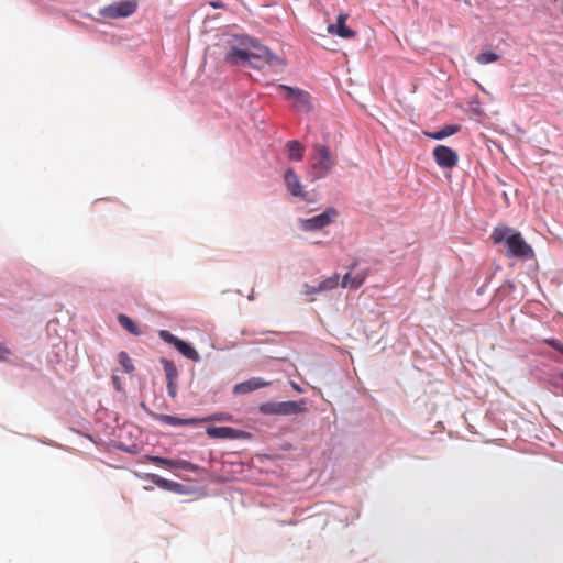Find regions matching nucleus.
I'll list each match as a JSON object with an SVG mask.
<instances>
[{"label": "nucleus", "instance_id": "nucleus-14", "mask_svg": "<svg viewBox=\"0 0 563 563\" xmlns=\"http://www.w3.org/2000/svg\"><path fill=\"white\" fill-rule=\"evenodd\" d=\"M207 434L214 439H239L244 432L231 427H210L207 429Z\"/></svg>", "mask_w": 563, "mask_h": 563}, {"label": "nucleus", "instance_id": "nucleus-4", "mask_svg": "<svg viewBox=\"0 0 563 563\" xmlns=\"http://www.w3.org/2000/svg\"><path fill=\"white\" fill-rule=\"evenodd\" d=\"M158 335L159 338L166 342V343H169V344H173L175 346V349L181 354L184 355L186 358L190 360V361H194V362H199L200 361V355L199 353L196 351L195 347H192L189 343L178 339L177 336H175L174 334H172L169 331L167 330H161L158 332Z\"/></svg>", "mask_w": 563, "mask_h": 563}, {"label": "nucleus", "instance_id": "nucleus-31", "mask_svg": "<svg viewBox=\"0 0 563 563\" xmlns=\"http://www.w3.org/2000/svg\"><path fill=\"white\" fill-rule=\"evenodd\" d=\"M209 4L214 9H221L224 8V3L221 1H211Z\"/></svg>", "mask_w": 563, "mask_h": 563}, {"label": "nucleus", "instance_id": "nucleus-8", "mask_svg": "<svg viewBox=\"0 0 563 563\" xmlns=\"http://www.w3.org/2000/svg\"><path fill=\"white\" fill-rule=\"evenodd\" d=\"M433 157L437 164L442 168H453L459 162L457 153L445 145H438L433 150Z\"/></svg>", "mask_w": 563, "mask_h": 563}, {"label": "nucleus", "instance_id": "nucleus-6", "mask_svg": "<svg viewBox=\"0 0 563 563\" xmlns=\"http://www.w3.org/2000/svg\"><path fill=\"white\" fill-rule=\"evenodd\" d=\"M279 89L286 91V98L292 102V107L297 111L309 112L311 110V101L308 92L285 85H280Z\"/></svg>", "mask_w": 563, "mask_h": 563}, {"label": "nucleus", "instance_id": "nucleus-32", "mask_svg": "<svg viewBox=\"0 0 563 563\" xmlns=\"http://www.w3.org/2000/svg\"><path fill=\"white\" fill-rule=\"evenodd\" d=\"M113 382H114V384L117 385V388L119 389L118 378H117V377H113Z\"/></svg>", "mask_w": 563, "mask_h": 563}, {"label": "nucleus", "instance_id": "nucleus-21", "mask_svg": "<svg viewBox=\"0 0 563 563\" xmlns=\"http://www.w3.org/2000/svg\"><path fill=\"white\" fill-rule=\"evenodd\" d=\"M161 363L163 365V368H164V372L166 375V380H177L178 379V371H177V367L175 366L174 362L166 360V358H162Z\"/></svg>", "mask_w": 563, "mask_h": 563}, {"label": "nucleus", "instance_id": "nucleus-10", "mask_svg": "<svg viewBox=\"0 0 563 563\" xmlns=\"http://www.w3.org/2000/svg\"><path fill=\"white\" fill-rule=\"evenodd\" d=\"M347 18L349 15L346 13H340L336 19V24H330L328 32L342 38H354L356 33L346 26Z\"/></svg>", "mask_w": 563, "mask_h": 563}, {"label": "nucleus", "instance_id": "nucleus-26", "mask_svg": "<svg viewBox=\"0 0 563 563\" xmlns=\"http://www.w3.org/2000/svg\"><path fill=\"white\" fill-rule=\"evenodd\" d=\"M167 393L170 398H175L177 395V380H167Z\"/></svg>", "mask_w": 563, "mask_h": 563}, {"label": "nucleus", "instance_id": "nucleus-16", "mask_svg": "<svg viewBox=\"0 0 563 563\" xmlns=\"http://www.w3.org/2000/svg\"><path fill=\"white\" fill-rule=\"evenodd\" d=\"M158 420L165 424L178 427V426H196L200 422L208 421L209 419H199V418L183 419V418H178V417H174V416H169V415H161L158 417Z\"/></svg>", "mask_w": 563, "mask_h": 563}, {"label": "nucleus", "instance_id": "nucleus-20", "mask_svg": "<svg viewBox=\"0 0 563 563\" xmlns=\"http://www.w3.org/2000/svg\"><path fill=\"white\" fill-rule=\"evenodd\" d=\"M118 321L126 331H129L133 335H141L142 332L140 331L139 327L133 322L131 318H129L125 314H119Z\"/></svg>", "mask_w": 563, "mask_h": 563}, {"label": "nucleus", "instance_id": "nucleus-28", "mask_svg": "<svg viewBox=\"0 0 563 563\" xmlns=\"http://www.w3.org/2000/svg\"><path fill=\"white\" fill-rule=\"evenodd\" d=\"M547 343L552 346L553 349H555L556 351H559L560 353L563 354V345L560 344L556 340L554 339H551V340H547Z\"/></svg>", "mask_w": 563, "mask_h": 563}, {"label": "nucleus", "instance_id": "nucleus-13", "mask_svg": "<svg viewBox=\"0 0 563 563\" xmlns=\"http://www.w3.org/2000/svg\"><path fill=\"white\" fill-rule=\"evenodd\" d=\"M269 383L265 382L264 379L260 377H253L251 379H247L245 382L239 383L233 387V393L238 395H244L249 394L251 391H254L256 389L266 387Z\"/></svg>", "mask_w": 563, "mask_h": 563}, {"label": "nucleus", "instance_id": "nucleus-17", "mask_svg": "<svg viewBox=\"0 0 563 563\" xmlns=\"http://www.w3.org/2000/svg\"><path fill=\"white\" fill-rule=\"evenodd\" d=\"M339 282H340V276H339V274L335 273L332 276L324 279L323 282H321L317 287L308 286L307 292L316 294V292H321V291L333 290L339 286Z\"/></svg>", "mask_w": 563, "mask_h": 563}, {"label": "nucleus", "instance_id": "nucleus-15", "mask_svg": "<svg viewBox=\"0 0 563 563\" xmlns=\"http://www.w3.org/2000/svg\"><path fill=\"white\" fill-rule=\"evenodd\" d=\"M306 401L305 400H289V401H280L278 402V415L280 416H291L298 415L306 411Z\"/></svg>", "mask_w": 563, "mask_h": 563}, {"label": "nucleus", "instance_id": "nucleus-7", "mask_svg": "<svg viewBox=\"0 0 563 563\" xmlns=\"http://www.w3.org/2000/svg\"><path fill=\"white\" fill-rule=\"evenodd\" d=\"M338 212L333 208L327 209L324 212L317 214L312 218L301 221V228L305 231H316L329 225L336 217Z\"/></svg>", "mask_w": 563, "mask_h": 563}, {"label": "nucleus", "instance_id": "nucleus-25", "mask_svg": "<svg viewBox=\"0 0 563 563\" xmlns=\"http://www.w3.org/2000/svg\"><path fill=\"white\" fill-rule=\"evenodd\" d=\"M11 355V349L0 343V362H8Z\"/></svg>", "mask_w": 563, "mask_h": 563}, {"label": "nucleus", "instance_id": "nucleus-3", "mask_svg": "<svg viewBox=\"0 0 563 563\" xmlns=\"http://www.w3.org/2000/svg\"><path fill=\"white\" fill-rule=\"evenodd\" d=\"M336 161L331 150L320 143L312 146L311 154V179L317 180L325 177L334 167Z\"/></svg>", "mask_w": 563, "mask_h": 563}, {"label": "nucleus", "instance_id": "nucleus-30", "mask_svg": "<svg viewBox=\"0 0 563 563\" xmlns=\"http://www.w3.org/2000/svg\"><path fill=\"white\" fill-rule=\"evenodd\" d=\"M547 343L552 346L553 349H555L556 351H559L560 353L563 354V345L560 344L556 340L554 339H551V340H547Z\"/></svg>", "mask_w": 563, "mask_h": 563}, {"label": "nucleus", "instance_id": "nucleus-2", "mask_svg": "<svg viewBox=\"0 0 563 563\" xmlns=\"http://www.w3.org/2000/svg\"><path fill=\"white\" fill-rule=\"evenodd\" d=\"M490 239L494 244H505L506 256L509 258L528 261L534 257V251L531 245L528 244L521 233L514 228L499 224L494 228Z\"/></svg>", "mask_w": 563, "mask_h": 563}, {"label": "nucleus", "instance_id": "nucleus-9", "mask_svg": "<svg viewBox=\"0 0 563 563\" xmlns=\"http://www.w3.org/2000/svg\"><path fill=\"white\" fill-rule=\"evenodd\" d=\"M356 267V262L352 263L350 271L342 277V288L358 289L367 278V271L357 272L352 274V271Z\"/></svg>", "mask_w": 563, "mask_h": 563}, {"label": "nucleus", "instance_id": "nucleus-33", "mask_svg": "<svg viewBox=\"0 0 563 563\" xmlns=\"http://www.w3.org/2000/svg\"><path fill=\"white\" fill-rule=\"evenodd\" d=\"M561 378L563 379V374L561 375Z\"/></svg>", "mask_w": 563, "mask_h": 563}, {"label": "nucleus", "instance_id": "nucleus-22", "mask_svg": "<svg viewBox=\"0 0 563 563\" xmlns=\"http://www.w3.org/2000/svg\"><path fill=\"white\" fill-rule=\"evenodd\" d=\"M498 59L499 55L493 52H483L476 56V62L482 65L495 63Z\"/></svg>", "mask_w": 563, "mask_h": 563}, {"label": "nucleus", "instance_id": "nucleus-24", "mask_svg": "<svg viewBox=\"0 0 563 563\" xmlns=\"http://www.w3.org/2000/svg\"><path fill=\"white\" fill-rule=\"evenodd\" d=\"M278 402H267L261 406V411L266 415H278Z\"/></svg>", "mask_w": 563, "mask_h": 563}, {"label": "nucleus", "instance_id": "nucleus-5", "mask_svg": "<svg viewBox=\"0 0 563 563\" xmlns=\"http://www.w3.org/2000/svg\"><path fill=\"white\" fill-rule=\"evenodd\" d=\"M136 7L133 0L120 1L104 7L100 10V14L108 19L128 18L135 12Z\"/></svg>", "mask_w": 563, "mask_h": 563}, {"label": "nucleus", "instance_id": "nucleus-27", "mask_svg": "<svg viewBox=\"0 0 563 563\" xmlns=\"http://www.w3.org/2000/svg\"><path fill=\"white\" fill-rule=\"evenodd\" d=\"M152 479H153V482H154L156 485H158V486H161V487H163V488L168 487V486H169V484H170V482H169L168 479L162 478V477H159V476H157V475H154V476L152 477Z\"/></svg>", "mask_w": 563, "mask_h": 563}, {"label": "nucleus", "instance_id": "nucleus-23", "mask_svg": "<svg viewBox=\"0 0 563 563\" xmlns=\"http://www.w3.org/2000/svg\"><path fill=\"white\" fill-rule=\"evenodd\" d=\"M119 363L126 373H132L134 371V366L132 360L129 354L124 351L119 353Z\"/></svg>", "mask_w": 563, "mask_h": 563}, {"label": "nucleus", "instance_id": "nucleus-29", "mask_svg": "<svg viewBox=\"0 0 563 563\" xmlns=\"http://www.w3.org/2000/svg\"><path fill=\"white\" fill-rule=\"evenodd\" d=\"M547 343L552 346L553 349H555L556 351H559L560 353L563 354V345L560 344L556 340L554 339H551V340H547Z\"/></svg>", "mask_w": 563, "mask_h": 563}, {"label": "nucleus", "instance_id": "nucleus-12", "mask_svg": "<svg viewBox=\"0 0 563 563\" xmlns=\"http://www.w3.org/2000/svg\"><path fill=\"white\" fill-rule=\"evenodd\" d=\"M284 181L292 196L306 198L307 194L303 191L300 178L292 168H288L285 172Z\"/></svg>", "mask_w": 563, "mask_h": 563}, {"label": "nucleus", "instance_id": "nucleus-19", "mask_svg": "<svg viewBox=\"0 0 563 563\" xmlns=\"http://www.w3.org/2000/svg\"><path fill=\"white\" fill-rule=\"evenodd\" d=\"M460 129H461V126L455 125V124L445 125L442 129H440L439 131L431 132V133L426 132V135L433 140H442V139L449 137V136L457 133L460 131Z\"/></svg>", "mask_w": 563, "mask_h": 563}, {"label": "nucleus", "instance_id": "nucleus-1", "mask_svg": "<svg viewBox=\"0 0 563 563\" xmlns=\"http://www.w3.org/2000/svg\"><path fill=\"white\" fill-rule=\"evenodd\" d=\"M225 60L231 65H249L253 68H262L265 65L274 68L284 66V60L280 57L260 44H253L250 49L233 47L227 53Z\"/></svg>", "mask_w": 563, "mask_h": 563}, {"label": "nucleus", "instance_id": "nucleus-11", "mask_svg": "<svg viewBox=\"0 0 563 563\" xmlns=\"http://www.w3.org/2000/svg\"><path fill=\"white\" fill-rule=\"evenodd\" d=\"M147 460L156 465H161V466L167 467L169 470H174V468L186 470V471L196 470V466L194 464H191L190 462L185 461V460H172V459L154 456V455L147 456Z\"/></svg>", "mask_w": 563, "mask_h": 563}, {"label": "nucleus", "instance_id": "nucleus-18", "mask_svg": "<svg viewBox=\"0 0 563 563\" xmlns=\"http://www.w3.org/2000/svg\"><path fill=\"white\" fill-rule=\"evenodd\" d=\"M286 148L288 151V158L290 161L299 162L302 159L305 147L298 141H288Z\"/></svg>", "mask_w": 563, "mask_h": 563}]
</instances>
